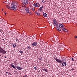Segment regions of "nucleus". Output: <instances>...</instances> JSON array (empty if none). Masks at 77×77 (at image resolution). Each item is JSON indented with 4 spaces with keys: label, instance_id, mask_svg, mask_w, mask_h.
I'll list each match as a JSON object with an SVG mask.
<instances>
[{
    "label": "nucleus",
    "instance_id": "obj_1",
    "mask_svg": "<svg viewBox=\"0 0 77 77\" xmlns=\"http://www.w3.org/2000/svg\"><path fill=\"white\" fill-rule=\"evenodd\" d=\"M17 5H15L14 4H12L11 5V9L15 11L17 9Z\"/></svg>",
    "mask_w": 77,
    "mask_h": 77
},
{
    "label": "nucleus",
    "instance_id": "obj_2",
    "mask_svg": "<svg viewBox=\"0 0 77 77\" xmlns=\"http://www.w3.org/2000/svg\"><path fill=\"white\" fill-rule=\"evenodd\" d=\"M54 60H55L58 63H62L63 62L62 61V60H60V59H58L57 58V57H54Z\"/></svg>",
    "mask_w": 77,
    "mask_h": 77
},
{
    "label": "nucleus",
    "instance_id": "obj_3",
    "mask_svg": "<svg viewBox=\"0 0 77 77\" xmlns=\"http://www.w3.org/2000/svg\"><path fill=\"white\" fill-rule=\"evenodd\" d=\"M0 53H3V54H6V51L3 50V48H2L1 47H0Z\"/></svg>",
    "mask_w": 77,
    "mask_h": 77
},
{
    "label": "nucleus",
    "instance_id": "obj_4",
    "mask_svg": "<svg viewBox=\"0 0 77 77\" xmlns=\"http://www.w3.org/2000/svg\"><path fill=\"white\" fill-rule=\"evenodd\" d=\"M53 22H54L53 24L54 26H58V23H57V21H56V19H54L53 20Z\"/></svg>",
    "mask_w": 77,
    "mask_h": 77
},
{
    "label": "nucleus",
    "instance_id": "obj_5",
    "mask_svg": "<svg viewBox=\"0 0 77 77\" xmlns=\"http://www.w3.org/2000/svg\"><path fill=\"white\" fill-rule=\"evenodd\" d=\"M22 2L23 3H24V4H25L26 5H27L28 4V1L27 0H24Z\"/></svg>",
    "mask_w": 77,
    "mask_h": 77
},
{
    "label": "nucleus",
    "instance_id": "obj_6",
    "mask_svg": "<svg viewBox=\"0 0 77 77\" xmlns=\"http://www.w3.org/2000/svg\"><path fill=\"white\" fill-rule=\"evenodd\" d=\"M25 10L27 12V13L29 12V8L28 7L26 8H25Z\"/></svg>",
    "mask_w": 77,
    "mask_h": 77
},
{
    "label": "nucleus",
    "instance_id": "obj_7",
    "mask_svg": "<svg viewBox=\"0 0 77 77\" xmlns=\"http://www.w3.org/2000/svg\"><path fill=\"white\" fill-rule=\"evenodd\" d=\"M16 68L17 69H18V70H21L22 68V67H20L18 66L16 67Z\"/></svg>",
    "mask_w": 77,
    "mask_h": 77
},
{
    "label": "nucleus",
    "instance_id": "obj_8",
    "mask_svg": "<svg viewBox=\"0 0 77 77\" xmlns=\"http://www.w3.org/2000/svg\"><path fill=\"white\" fill-rule=\"evenodd\" d=\"M5 6L7 8H8V9H11V10H12V9H11V7L9 6L8 5H5Z\"/></svg>",
    "mask_w": 77,
    "mask_h": 77
},
{
    "label": "nucleus",
    "instance_id": "obj_9",
    "mask_svg": "<svg viewBox=\"0 0 77 77\" xmlns=\"http://www.w3.org/2000/svg\"><path fill=\"white\" fill-rule=\"evenodd\" d=\"M37 45V42H34L32 44V46H36Z\"/></svg>",
    "mask_w": 77,
    "mask_h": 77
},
{
    "label": "nucleus",
    "instance_id": "obj_10",
    "mask_svg": "<svg viewBox=\"0 0 77 77\" xmlns=\"http://www.w3.org/2000/svg\"><path fill=\"white\" fill-rule=\"evenodd\" d=\"M59 26L60 27V28H63V27H64V26H63V24H60Z\"/></svg>",
    "mask_w": 77,
    "mask_h": 77
},
{
    "label": "nucleus",
    "instance_id": "obj_11",
    "mask_svg": "<svg viewBox=\"0 0 77 77\" xmlns=\"http://www.w3.org/2000/svg\"><path fill=\"white\" fill-rule=\"evenodd\" d=\"M66 65V63L65 62H63L62 63V66H65Z\"/></svg>",
    "mask_w": 77,
    "mask_h": 77
},
{
    "label": "nucleus",
    "instance_id": "obj_12",
    "mask_svg": "<svg viewBox=\"0 0 77 77\" xmlns=\"http://www.w3.org/2000/svg\"><path fill=\"white\" fill-rule=\"evenodd\" d=\"M42 71H45V72H48V70H47V69L45 68L42 69Z\"/></svg>",
    "mask_w": 77,
    "mask_h": 77
},
{
    "label": "nucleus",
    "instance_id": "obj_13",
    "mask_svg": "<svg viewBox=\"0 0 77 77\" xmlns=\"http://www.w3.org/2000/svg\"><path fill=\"white\" fill-rule=\"evenodd\" d=\"M43 15L44 17H47V14L45 13H43Z\"/></svg>",
    "mask_w": 77,
    "mask_h": 77
},
{
    "label": "nucleus",
    "instance_id": "obj_14",
    "mask_svg": "<svg viewBox=\"0 0 77 77\" xmlns=\"http://www.w3.org/2000/svg\"><path fill=\"white\" fill-rule=\"evenodd\" d=\"M43 8H44V6H42L40 8H39V11H40V12H41V11H42V9Z\"/></svg>",
    "mask_w": 77,
    "mask_h": 77
},
{
    "label": "nucleus",
    "instance_id": "obj_15",
    "mask_svg": "<svg viewBox=\"0 0 77 77\" xmlns=\"http://www.w3.org/2000/svg\"><path fill=\"white\" fill-rule=\"evenodd\" d=\"M22 7H26V4H22Z\"/></svg>",
    "mask_w": 77,
    "mask_h": 77
},
{
    "label": "nucleus",
    "instance_id": "obj_16",
    "mask_svg": "<svg viewBox=\"0 0 77 77\" xmlns=\"http://www.w3.org/2000/svg\"><path fill=\"white\" fill-rule=\"evenodd\" d=\"M27 48L28 50H29V49H31V47L30 46H27L26 47Z\"/></svg>",
    "mask_w": 77,
    "mask_h": 77
},
{
    "label": "nucleus",
    "instance_id": "obj_17",
    "mask_svg": "<svg viewBox=\"0 0 77 77\" xmlns=\"http://www.w3.org/2000/svg\"><path fill=\"white\" fill-rule=\"evenodd\" d=\"M17 45V44L14 43V44H13L12 45H13V48H15V47H16V45Z\"/></svg>",
    "mask_w": 77,
    "mask_h": 77
},
{
    "label": "nucleus",
    "instance_id": "obj_18",
    "mask_svg": "<svg viewBox=\"0 0 77 77\" xmlns=\"http://www.w3.org/2000/svg\"><path fill=\"white\" fill-rule=\"evenodd\" d=\"M57 29L58 31H61V29L59 27H57Z\"/></svg>",
    "mask_w": 77,
    "mask_h": 77
},
{
    "label": "nucleus",
    "instance_id": "obj_19",
    "mask_svg": "<svg viewBox=\"0 0 77 77\" xmlns=\"http://www.w3.org/2000/svg\"><path fill=\"white\" fill-rule=\"evenodd\" d=\"M34 6H35V7H36V8H39V5L36 4H35L34 5Z\"/></svg>",
    "mask_w": 77,
    "mask_h": 77
},
{
    "label": "nucleus",
    "instance_id": "obj_20",
    "mask_svg": "<svg viewBox=\"0 0 77 77\" xmlns=\"http://www.w3.org/2000/svg\"><path fill=\"white\" fill-rule=\"evenodd\" d=\"M32 11H33V12L34 13H35L36 12V11H35V8H33L32 9Z\"/></svg>",
    "mask_w": 77,
    "mask_h": 77
},
{
    "label": "nucleus",
    "instance_id": "obj_21",
    "mask_svg": "<svg viewBox=\"0 0 77 77\" xmlns=\"http://www.w3.org/2000/svg\"><path fill=\"white\" fill-rule=\"evenodd\" d=\"M36 14L37 15H40V13L39 12H35Z\"/></svg>",
    "mask_w": 77,
    "mask_h": 77
},
{
    "label": "nucleus",
    "instance_id": "obj_22",
    "mask_svg": "<svg viewBox=\"0 0 77 77\" xmlns=\"http://www.w3.org/2000/svg\"><path fill=\"white\" fill-rule=\"evenodd\" d=\"M11 67L13 68H14V69H16V68H15V66L13 64H11Z\"/></svg>",
    "mask_w": 77,
    "mask_h": 77
},
{
    "label": "nucleus",
    "instance_id": "obj_23",
    "mask_svg": "<svg viewBox=\"0 0 77 77\" xmlns=\"http://www.w3.org/2000/svg\"><path fill=\"white\" fill-rule=\"evenodd\" d=\"M19 52L20 54H23V51H19Z\"/></svg>",
    "mask_w": 77,
    "mask_h": 77
},
{
    "label": "nucleus",
    "instance_id": "obj_24",
    "mask_svg": "<svg viewBox=\"0 0 77 77\" xmlns=\"http://www.w3.org/2000/svg\"><path fill=\"white\" fill-rule=\"evenodd\" d=\"M0 22H1V23H3V20L1 19L0 20Z\"/></svg>",
    "mask_w": 77,
    "mask_h": 77
},
{
    "label": "nucleus",
    "instance_id": "obj_25",
    "mask_svg": "<svg viewBox=\"0 0 77 77\" xmlns=\"http://www.w3.org/2000/svg\"><path fill=\"white\" fill-rule=\"evenodd\" d=\"M64 32H68V30H67L66 29H65Z\"/></svg>",
    "mask_w": 77,
    "mask_h": 77
},
{
    "label": "nucleus",
    "instance_id": "obj_26",
    "mask_svg": "<svg viewBox=\"0 0 77 77\" xmlns=\"http://www.w3.org/2000/svg\"><path fill=\"white\" fill-rule=\"evenodd\" d=\"M29 13V15H31L32 14V13H31V12H30L29 11V13Z\"/></svg>",
    "mask_w": 77,
    "mask_h": 77
},
{
    "label": "nucleus",
    "instance_id": "obj_27",
    "mask_svg": "<svg viewBox=\"0 0 77 77\" xmlns=\"http://www.w3.org/2000/svg\"><path fill=\"white\" fill-rule=\"evenodd\" d=\"M66 29L65 28H62V29L63 30H64L65 31V30Z\"/></svg>",
    "mask_w": 77,
    "mask_h": 77
},
{
    "label": "nucleus",
    "instance_id": "obj_28",
    "mask_svg": "<svg viewBox=\"0 0 77 77\" xmlns=\"http://www.w3.org/2000/svg\"><path fill=\"white\" fill-rule=\"evenodd\" d=\"M71 59L72 60V61H74V58H71Z\"/></svg>",
    "mask_w": 77,
    "mask_h": 77
},
{
    "label": "nucleus",
    "instance_id": "obj_29",
    "mask_svg": "<svg viewBox=\"0 0 77 77\" xmlns=\"http://www.w3.org/2000/svg\"><path fill=\"white\" fill-rule=\"evenodd\" d=\"M14 72H15V73H17V72H17V71H15H15H14Z\"/></svg>",
    "mask_w": 77,
    "mask_h": 77
},
{
    "label": "nucleus",
    "instance_id": "obj_30",
    "mask_svg": "<svg viewBox=\"0 0 77 77\" xmlns=\"http://www.w3.org/2000/svg\"><path fill=\"white\" fill-rule=\"evenodd\" d=\"M34 69H37V68H36V67H35Z\"/></svg>",
    "mask_w": 77,
    "mask_h": 77
},
{
    "label": "nucleus",
    "instance_id": "obj_31",
    "mask_svg": "<svg viewBox=\"0 0 77 77\" xmlns=\"http://www.w3.org/2000/svg\"><path fill=\"white\" fill-rule=\"evenodd\" d=\"M28 77V76H27V75H26L24 76L23 77Z\"/></svg>",
    "mask_w": 77,
    "mask_h": 77
},
{
    "label": "nucleus",
    "instance_id": "obj_32",
    "mask_svg": "<svg viewBox=\"0 0 77 77\" xmlns=\"http://www.w3.org/2000/svg\"><path fill=\"white\" fill-rule=\"evenodd\" d=\"M42 3H44V2H45V1L44 0H42Z\"/></svg>",
    "mask_w": 77,
    "mask_h": 77
},
{
    "label": "nucleus",
    "instance_id": "obj_33",
    "mask_svg": "<svg viewBox=\"0 0 77 77\" xmlns=\"http://www.w3.org/2000/svg\"><path fill=\"white\" fill-rule=\"evenodd\" d=\"M35 4L36 5H39V4L38 3H36Z\"/></svg>",
    "mask_w": 77,
    "mask_h": 77
},
{
    "label": "nucleus",
    "instance_id": "obj_34",
    "mask_svg": "<svg viewBox=\"0 0 77 77\" xmlns=\"http://www.w3.org/2000/svg\"><path fill=\"white\" fill-rule=\"evenodd\" d=\"M63 61H66V60H65V59H63Z\"/></svg>",
    "mask_w": 77,
    "mask_h": 77
},
{
    "label": "nucleus",
    "instance_id": "obj_35",
    "mask_svg": "<svg viewBox=\"0 0 77 77\" xmlns=\"http://www.w3.org/2000/svg\"><path fill=\"white\" fill-rule=\"evenodd\" d=\"M75 38L76 39H77V36H75Z\"/></svg>",
    "mask_w": 77,
    "mask_h": 77
},
{
    "label": "nucleus",
    "instance_id": "obj_36",
    "mask_svg": "<svg viewBox=\"0 0 77 77\" xmlns=\"http://www.w3.org/2000/svg\"><path fill=\"white\" fill-rule=\"evenodd\" d=\"M7 14V13H4L5 15H6Z\"/></svg>",
    "mask_w": 77,
    "mask_h": 77
},
{
    "label": "nucleus",
    "instance_id": "obj_37",
    "mask_svg": "<svg viewBox=\"0 0 77 77\" xmlns=\"http://www.w3.org/2000/svg\"><path fill=\"white\" fill-rule=\"evenodd\" d=\"M16 41H18V39H16Z\"/></svg>",
    "mask_w": 77,
    "mask_h": 77
},
{
    "label": "nucleus",
    "instance_id": "obj_38",
    "mask_svg": "<svg viewBox=\"0 0 77 77\" xmlns=\"http://www.w3.org/2000/svg\"><path fill=\"white\" fill-rule=\"evenodd\" d=\"M6 74H8V72H6Z\"/></svg>",
    "mask_w": 77,
    "mask_h": 77
},
{
    "label": "nucleus",
    "instance_id": "obj_39",
    "mask_svg": "<svg viewBox=\"0 0 77 77\" xmlns=\"http://www.w3.org/2000/svg\"><path fill=\"white\" fill-rule=\"evenodd\" d=\"M72 70H74V69H72Z\"/></svg>",
    "mask_w": 77,
    "mask_h": 77
},
{
    "label": "nucleus",
    "instance_id": "obj_40",
    "mask_svg": "<svg viewBox=\"0 0 77 77\" xmlns=\"http://www.w3.org/2000/svg\"><path fill=\"white\" fill-rule=\"evenodd\" d=\"M5 58H6V57H5Z\"/></svg>",
    "mask_w": 77,
    "mask_h": 77
},
{
    "label": "nucleus",
    "instance_id": "obj_41",
    "mask_svg": "<svg viewBox=\"0 0 77 77\" xmlns=\"http://www.w3.org/2000/svg\"><path fill=\"white\" fill-rule=\"evenodd\" d=\"M39 6H40V4L38 5Z\"/></svg>",
    "mask_w": 77,
    "mask_h": 77
},
{
    "label": "nucleus",
    "instance_id": "obj_42",
    "mask_svg": "<svg viewBox=\"0 0 77 77\" xmlns=\"http://www.w3.org/2000/svg\"><path fill=\"white\" fill-rule=\"evenodd\" d=\"M9 74H10V73H9Z\"/></svg>",
    "mask_w": 77,
    "mask_h": 77
},
{
    "label": "nucleus",
    "instance_id": "obj_43",
    "mask_svg": "<svg viewBox=\"0 0 77 77\" xmlns=\"http://www.w3.org/2000/svg\"><path fill=\"white\" fill-rule=\"evenodd\" d=\"M62 60V61H63V60Z\"/></svg>",
    "mask_w": 77,
    "mask_h": 77
},
{
    "label": "nucleus",
    "instance_id": "obj_44",
    "mask_svg": "<svg viewBox=\"0 0 77 77\" xmlns=\"http://www.w3.org/2000/svg\"><path fill=\"white\" fill-rule=\"evenodd\" d=\"M2 11H3V10H2Z\"/></svg>",
    "mask_w": 77,
    "mask_h": 77
}]
</instances>
